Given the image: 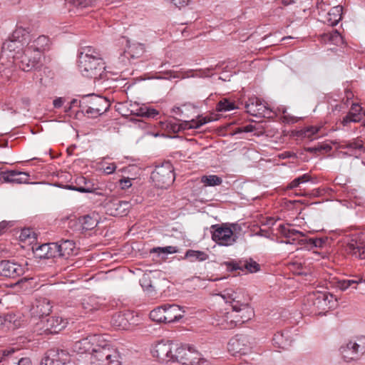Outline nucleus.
<instances>
[{
    "label": "nucleus",
    "instance_id": "obj_1",
    "mask_svg": "<svg viewBox=\"0 0 365 365\" xmlns=\"http://www.w3.org/2000/svg\"><path fill=\"white\" fill-rule=\"evenodd\" d=\"M230 306L232 312H227L225 316L226 324L224 326V329H233L238 324L249 321L254 316V310L248 303H242L232 299Z\"/></svg>",
    "mask_w": 365,
    "mask_h": 365
},
{
    "label": "nucleus",
    "instance_id": "obj_2",
    "mask_svg": "<svg viewBox=\"0 0 365 365\" xmlns=\"http://www.w3.org/2000/svg\"><path fill=\"white\" fill-rule=\"evenodd\" d=\"M120 355L105 340H101L94 346L91 354V365H121Z\"/></svg>",
    "mask_w": 365,
    "mask_h": 365
},
{
    "label": "nucleus",
    "instance_id": "obj_3",
    "mask_svg": "<svg viewBox=\"0 0 365 365\" xmlns=\"http://www.w3.org/2000/svg\"><path fill=\"white\" fill-rule=\"evenodd\" d=\"M335 277H331V274L321 269V287H325L329 289L335 284H338L340 289L345 291L349 288L359 289L365 290V278L361 276H354L352 279L335 281Z\"/></svg>",
    "mask_w": 365,
    "mask_h": 365
},
{
    "label": "nucleus",
    "instance_id": "obj_4",
    "mask_svg": "<svg viewBox=\"0 0 365 365\" xmlns=\"http://www.w3.org/2000/svg\"><path fill=\"white\" fill-rule=\"evenodd\" d=\"M237 224L222 223L212 225L210 227L212 240L220 246H230L236 242L237 235L233 232Z\"/></svg>",
    "mask_w": 365,
    "mask_h": 365
},
{
    "label": "nucleus",
    "instance_id": "obj_5",
    "mask_svg": "<svg viewBox=\"0 0 365 365\" xmlns=\"http://www.w3.org/2000/svg\"><path fill=\"white\" fill-rule=\"evenodd\" d=\"M150 178L156 187L167 188L175 179L173 165L169 161H166L161 165H156L151 173Z\"/></svg>",
    "mask_w": 365,
    "mask_h": 365
},
{
    "label": "nucleus",
    "instance_id": "obj_6",
    "mask_svg": "<svg viewBox=\"0 0 365 365\" xmlns=\"http://www.w3.org/2000/svg\"><path fill=\"white\" fill-rule=\"evenodd\" d=\"M13 63L24 72L39 70L42 66L40 54L38 53L34 54L26 47L22 52L14 57Z\"/></svg>",
    "mask_w": 365,
    "mask_h": 365
},
{
    "label": "nucleus",
    "instance_id": "obj_7",
    "mask_svg": "<svg viewBox=\"0 0 365 365\" xmlns=\"http://www.w3.org/2000/svg\"><path fill=\"white\" fill-rule=\"evenodd\" d=\"M290 225H280L277 230L284 237L287 238L286 241H282V243L293 244L297 241L300 244H307L309 249L317 247V242L319 240L318 238H307L304 235L294 228H290Z\"/></svg>",
    "mask_w": 365,
    "mask_h": 365
},
{
    "label": "nucleus",
    "instance_id": "obj_8",
    "mask_svg": "<svg viewBox=\"0 0 365 365\" xmlns=\"http://www.w3.org/2000/svg\"><path fill=\"white\" fill-rule=\"evenodd\" d=\"M339 350L346 362L359 359L365 353V336L350 340L345 345H342Z\"/></svg>",
    "mask_w": 365,
    "mask_h": 365
},
{
    "label": "nucleus",
    "instance_id": "obj_9",
    "mask_svg": "<svg viewBox=\"0 0 365 365\" xmlns=\"http://www.w3.org/2000/svg\"><path fill=\"white\" fill-rule=\"evenodd\" d=\"M88 65L83 66L81 61H78V67L82 75L96 80H104L106 78V73L104 72L106 66L103 58H96L88 60Z\"/></svg>",
    "mask_w": 365,
    "mask_h": 365
},
{
    "label": "nucleus",
    "instance_id": "obj_10",
    "mask_svg": "<svg viewBox=\"0 0 365 365\" xmlns=\"http://www.w3.org/2000/svg\"><path fill=\"white\" fill-rule=\"evenodd\" d=\"M252 343L248 336L237 334L228 342V351L233 355H245L251 351Z\"/></svg>",
    "mask_w": 365,
    "mask_h": 365
},
{
    "label": "nucleus",
    "instance_id": "obj_11",
    "mask_svg": "<svg viewBox=\"0 0 365 365\" xmlns=\"http://www.w3.org/2000/svg\"><path fill=\"white\" fill-rule=\"evenodd\" d=\"M103 207L107 215L122 217L128 213L130 205L128 201L120 200L116 197H110L103 202Z\"/></svg>",
    "mask_w": 365,
    "mask_h": 365
},
{
    "label": "nucleus",
    "instance_id": "obj_12",
    "mask_svg": "<svg viewBox=\"0 0 365 365\" xmlns=\"http://www.w3.org/2000/svg\"><path fill=\"white\" fill-rule=\"evenodd\" d=\"M176 344L171 341H159L152 349L153 356L160 362L172 361Z\"/></svg>",
    "mask_w": 365,
    "mask_h": 365
},
{
    "label": "nucleus",
    "instance_id": "obj_13",
    "mask_svg": "<svg viewBox=\"0 0 365 365\" xmlns=\"http://www.w3.org/2000/svg\"><path fill=\"white\" fill-rule=\"evenodd\" d=\"M24 269L14 260L2 259L0 261V276L7 278H16L23 275Z\"/></svg>",
    "mask_w": 365,
    "mask_h": 365
},
{
    "label": "nucleus",
    "instance_id": "obj_14",
    "mask_svg": "<svg viewBox=\"0 0 365 365\" xmlns=\"http://www.w3.org/2000/svg\"><path fill=\"white\" fill-rule=\"evenodd\" d=\"M52 306L50 300L46 298L36 299L33 303L30 312L32 317L43 318L47 317L51 312Z\"/></svg>",
    "mask_w": 365,
    "mask_h": 365
},
{
    "label": "nucleus",
    "instance_id": "obj_15",
    "mask_svg": "<svg viewBox=\"0 0 365 365\" xmlns=\"http://www.w3.org/2000/svg\"><path fill=\"white\" fill-rule=\"evenodd\" d=\"M334 145H336V149H347L349 153H345L350 156H356L361 155L362 152H364V148L362 140L359 138L354 139L351 141L343 140L338 143H333Z\"/></svg>",
    "mask_w": 365,
    "mask_h": 365
},
{
    "label": "nucleus",
    "instance_id": "obj_16",
    "mask_svg": "<svg viewBox=\"0 0 365 365\" xmlns=\"http://www.w3.org/2000/svg\"><path fill=\"white\" fill-rule=\"evenodd\" d=\"M101 336L93 335L77 341L73 344V350L78 354L89 353L91 354L94 346L97 342H100Z\"/></svg>",
    "mask_w": 365,
    "mask_h": 365
},
{
    "label": "nucleus",
    "instance_id": "obj_17",
    "mask_svg": "<svg viewBox=\"0 0 365 365\" xmlns=\"http://www.w3.org/2000/svg\"><path fill=\"white\" fill-rule=\"evenodd\" d=\"M66 187L68 190H75L80 192L88 193L95 192L96 195H101L100 192L96 191L94 184L90 180L83 176H78L75 179L74 185H67Z\"/></svg>",
    "mask_w": 365,
    "mask_h": 365
},
{
    "label": "nucleus",
    "instance_id": "obj_18",
    "mask_svg": "<svg viewBox=\"0 0 365 365\" xmlns=\"http://www.w3.org/2000/svg\"><path fill=\"white\" fill-rule=\"evenodd\" d=\"M105 107L104 111H107L109 108V105L106 98H102L95 94H90L84 96L79 101V108L84 109L86 107Z\"/></svg>",
    "mask_w": 365,
    "mask_h": 365
},
{
    "label": "nucleus",
    "instance_id": "obj_19",
    "mask_svg": "<svg viewBox=\"0 0 365 365\" xmlns=\"http://www.w3.org/2000/svg\"><path fill=\"white\" fill-rule=\"evenodd\" d=\"M1 49L2 55L12 58L14 61V57H16L19 53L24 51V43L11 37L9 40L3 43Z\"/></svg>",
    "mask_w": 365,
    "mask_h": 365
},
{
    "label": "nucleus",
    "instance_id": "obj_20",
    "mask_svg": "<svg viewBox=\"0 0 365 365\" xmlns=\"http://www.w3.org/2000/svg\"><path fill=\"white\" fill-rule=\"evenodd\" d=\"M78 61H81L84 66L88 65V60L103 58V57L99 49L91 46H84L78 49Z\"/></svg>",
    "mask_w": 365,
    "mask_h": 365
},
{
    "label": "nucleus",
    "instance_id": "obj_21",
    "mask_svg": "<svg viewBox=\"0 0 365 365\" xmlns=\"http://www.w3.org/2000/svg\"><path fill=\"white\" fill-rule=\"evenodd\" d=\"M345 251L351 256L361 259H365V243L356 239H350L346 242Z\"/></svg>",
    "mask_w": 365,
    "mask_h": 365
},
{
    "label": "nucleus",
    "instance_id": "obj_22",
    "mask_svg": "<svg viewBox=\"0 0 365 365\" xmlns=\"http://www.w3.org/2000/svg\"><path fill=\"white\" fill-rule=\"evenodd\" d=\"M49 38L46 36L41 35L34 40H29L25 47L34 54L38 53L40 57H41L42 53L49 48Z\"/></svg>",
    "mask_w": 365,
    "mask_h": 365
},
{
    "label": "nucleus",
    "instance_id": "obj_23",
    "mask_svg": "<svg viewBox=\"0 0 365 365\" xmlns=\"http://www.w3.org/2000/svg\"><path fill=\"white\" fill-rule=\"evenodd\" d=\"M67 324V319L52 316L47 318L44 322L45 331L49 334H58L66 328Z\"/></svg>",
    "mask_w": 365,
    "mask_h": 365
},
{
    "label": "nucleus",
    "instance_id": "obj_24",
    "mask_svg": "<svg viewBox=\"0 0 365 365\" xmlns=\"http://www.w3.org/2000/svg\"><path fill=\"white\" fill-rule=\"evenodd\" d=\"M21 326V316L14 313H8L0 316V329L3 331L15 329Z\"/></svg>",
    "mask_w": 365,
    "mask_h": 365
},
{
    "label": "nucleus",
    "instance_id": "obj_25",
    "mask_svg": "<svg viewBox=\"0 0 365 365\" xmlns=\"http://www.w3.org/2000/svg\"><path fill=\"white\" fill-rule=\"evenodd\" d=\"M163 307H165V312L163 319L166 320V324L178 322L184 316L185 311L182 310V307L177 304H163Z\"/></svg>",
    "mask_w": 365,
    "mask_h": 365
},
{
    "label": "nucleus",
    "instance_id": "obj_26",
    "mask_svg": "<svg viewBox=\"0 0 365 365\" xmlns=\"http://www.w3.org/2000/svg\"><path fill=\"white\" fill-rule=\"evenodd\" d=\"M247 112L253 116H264V113L268 108L256 97L249 98L245 103Z\"/></svg>",
    "mask_w": 365,
    "mask_h": 365
},
{
    "label": "nucleus",
    "instance_id": "obj_27",
    "mask_svg": "<svg viewBox=\"0 0 365 365\" xmlns=\"http://www.w3.org/2000/svg\"><path fill=\"white\" fill-rule=\"evenodd\" d=\"M190 356H192V348L186 346H179L176 344L172 362L187 365L191 363Z\"/></svg>",
    "mask_w": 365,
    "mask_h": 365
},
{
    "label": "nucleus",
    "instance_id": "obj_28",
    "mask_svg": "<svg viewBox=\"0 0 365 365\" xmlns=\"http://www.w3.org/2000/svg\"><path fill=\"white\" fill-rule=\"evenodd\" d=\"M56 244L57 257L68 258L73 255L76 247L73 240H61L55 242Z\"/></svg>",
    "mask_w": 365,
    "mask_h": 365
},
{
    "label": "nucleus",
    "instance_id": "obj_29",
    "mask_svg": "<svg viewBox=\"0 0 365 365\" xmlns=\"http://www.w3.org/2000/svg\"><path fill=\"white\" fill-rule=\"evenodd\" d=\"M56 244L55 242L45 243L35 250V255L40 259H51L57 257Z\"/></svg>",
    "mask_w": 365,
    "mask_h": 365
},
{
    "label": "nucleus",
    "instance_id": "obj_30",
    "mask_svg": "<svg viewBox=\"0 0 365 365\" xmlns=\"http://www.w3.org/2000/svg\"><path fill=\"white\" fill-rule=\"evenodd\" d=\"M29 175L15 170H7L4 173V181L7 183H28Z\"/></svg>",
    "mask_w": 365,
    "mask_h": 365
},
{
    "label": "nucleus",
    "instance_id": "obj_31",
    "mask_svg": "<svg viewBox=\"0 0 365 365\" xmlns=\"http://www.w3.org/2000/svg\"><path fill=\"white\" fill-rule=\"evenodd\" d=\"M342 6H333L321 22L330 26H336L341 19Z\"/></svg>",
    "mask_w": 365,
    "mask_h": 365
},
{
    "label": "nucleus",
    "instance_id": "obj_32",
    "mask_svg": "<svg viewBox=\"0 0 365 365\" xmlns=\"http://www.w3.org/2000/svg\"><path fill=\"white\" fill-rule=\"evenodd\" d=\"M364 115L363 108L356 103L351 105L350 111L343 118L342 123L344 125H346L351 122L359 123L360 122Z\"/></svg>",
    "mask_w": 365,
    "mask_h": 365
},
{
    "label": "nucleus",
    "instance_id": "obj_33",
    "mask_svg": "<svg viewBox=\"0 0 365 365\" xmlns=\"http://www.w3.org/2000/svg\"><path fill=\"white\" fill-rule=\"evenodd\" d=\"M130 313L116 312L111 317V324L119 329H128L130 327L129 317Z\"/></svg>",
    "mask_w": 365,
    "mask_h": 365
},
{
    "label": "nucleus",
    "instance_id": "obj_34",
    "mask_svg": "<svg viewBox=\"0 0 365 365\" xmlns=\"http://www.w3.org/2000/svg\"><path fill=\"white\" fill-rule=\"evenodd\" d=\"M336 307V298L329 292L321 291V315Z\"/></svg>",
    "mask_w": 365,
    "mask_h": 365
},
{
    "label": "nucleus",
    "instance_id": "obj_35",
    "mask_svg": "<svg viewBox=\"0 0 365 365\" xmlns=\"http://www.w3.org/2000/svg\"><path fill=\"white\" fill-rule=\"evenodd\" d=\"M145 45L140 43H133L128 46V49L124 51L121 56V61H124V58H138L145 53Z\"/></svg>",
    "mask_w": 365,
    "mask_h": 365
},
{
    "label": "nucleus",
    "instance_id": "obj_36",
    "mask_svg": "<svg viewBox=\"0 0 365 365\" xmlns=\"http://www.w3.org/2000/svg\"><path fill=\"white\" fill-rule=\"evenodd\" d=\"M103 306V302L99 297L95 296H89L83 298L81 302V307L84 309L85 313L93 312L98 310Z\"/></svg>",
    "mask_w": 365,
    "mask_h": 365
},
{
    "label": "nucleus",
    "instance_id": "obj_37",
    "mask_svg": "<svg viewBox=\"0 0 365 365\" xmlns=\"http://www.w3.org/2000/svg\"><path fill=\"white\" fill-rule=\"evenodd\" d=\"M330 43L334 46H340L344 43V39L336 29H332L330 31L324 32L321 34V43Z\"/></svg>",
    "mask_w": 365,
    "mask_h": 365
},
{
    "label": "nucleus",
    "instance_id": "obj_38",
    "mask_svg": "<svg viewBox=\"0 0 365 365\" xmlns=\"http://www.w3.org/2000/svg\"><path fill=\"white\" fill-rule=\"evenodd\" d=\"M213 120L214 119L210 117H205L197 120H195L194 119H192L191 120H182V122L180 123V132L188 129L199 128L202 125Z\"/></svg>",
    "mask_w": 365,
    "mask_h": 365
},
{
    "label": "nucleus",
    "instance_id": "obj_39",
    "mask_svg": "<svg viewBox=\"0 0 365 365\" xmlns=\"http://www.w3.org/2000/svg\"><path fill=\"white\" fill-rule=\"evenodd\" d=\"M273 344L282 349H286L291 344V340L287 335V333H284L282 331H277L274 334L272 339Z\"/></svg>",
    "mask_w": 365,
    "mask_h": 365
},
{
    "label": "nucleus",
    "instance_id": "obj_40",
    "mask_svg": "<svg viewBox=\"0 0 365 365\" xmlns=\"http://www.w3.org/2000/svg\"><path fill=\"white\" fill-rule=\"evenodd\" d=\"M83 230L88 231L94 229L98 225L97 219L87 215L78 218Z\"/></svg>",
    "mask_w": 365,
    "mask_h": 365
},
{
    "label": "nucleus",
    "instance_id": "obj_41",
    "mask_svg": "<svg viewBox=\"0 0 365 365\" xmlns=\"http://www.w3.org/2000/svg\"><path fill=\"white\" fill-rule=\"evenodd\" d=\"M207 253L200 250H187L185 255V258L190 259V262H202L208 259Z\"/></svg>",
    "mask_w": 365,
    "mask_h": 365
},
{
    "label": "nucleus",
    "instance_id": "obj_42",
    "mask_svg": "<svg viewBox=\"0 0 365 365\" xmlns=\"http://www.w3.org/2000/svg\"><path fill=\"white\" fill-rule=\"evenodd\" d=\"M322 232V230H321V233ZM329 238L328 237H324L321 234V259H329L331 257V254L333 252V249L331 248L329 246V247H327V245H329Z\"/></svg>",
    "mask_w": 365,
    "mask_h": 365
},
{
    "label": "nucleus",
    "instance_id": "obj_43",
    "mask_svg": "<svg viewBox=\"0 0 365 365\" xmlns=\"http://www.w3.org/2000/svg\"><path fill=\"white\" fill-rule=\"evenodd\" d=\"M149 316L150 319L154 322L166 324V320L163 319V317L165 316V307H163V305L152 310L150 312Z\"/></svg>",
    "mask_w": 365,
    "mask_h": 365
},
{
    "label": "nucleus",
    "instance_id": "obj_44",
    "mask_svg": "<svg viewBox=\"0 0 365 365\" xmlns=\"http://www.w3.org/2000/svg\"><path fill=\"white\" fill-rule=\"evenodd\" d=\"M235 102L231 101L228 98H222L216 105V110L218 112H226L236 109Z\"/></svg>",
    "mask_w": 365,
    "mask_h": 365
},
{
    "label": "nucleus",
    "instance_id": "obj_45",
    "mask_svg": "<svg viewBox=\"0 0 365 365\" xmlns=\"http://www.w3.org/2000/svg\"><path fill=\"white\" fill-rule=\"evenodd\" d=\"M242 272L247 270L250 273H255L260 270V265L252 258L242 260Z\"/></svg>",
    "mask_w": 365,
    "mask_h": 365
},
{
    "label": "nucleus",
    "instance_id": "obj_46",
    "mask_svg": "<svg viewBox=\"0 0 365 365\" xmlns=\"http://www.w3.org/2000/svg\"><path fill=\"white\" fill-rule=\"evenodd\" d=\"M201 182L206 186H215L220 185L222 182V180L217 175H203L201 178Z\"/></svg>",
    "mask_w": 365,
    "mask_h": 365
},
{
    "label": "nucleus",
    "instance_id": "obj_47",
    "mask_svg": "<svg viewBox=\"0 0 365 365\" xmlns=\"http://www.w3.org/2000/svg\"><path fill=\"white\" fill-rule=\"evenodd\" d=\"M29 28L25 29L22 26H17L16 30L12 33L11 38L22 42L26 39V36H29Z\"/></svg>",
    "mask_w": 365,
    "mask_h": 365
},
{
    "label": "nucleus",
    "instance_id": "obj_48",
    "mask_svg": "<svg viewBox=\"0 0 365 365\" xmlns=\"http://www.w3.org/2000/svg\"><path fill=\"white\" fill-rule=\"evenodd\" d=\"M96 0H65L66 5H73L76 8L83 9L92 6Z\"/></svg>",
    "mask_w": 365,
    "mask_h": 365
},
{
    "label": "nucleus",
    "instance_id": "obj_49",
    "mask_svg": "<svg viewBox=\"0 0 365 365\" xmlns=\"http://www.w3.org/2000/svg\"><path fill=\"white\" fill-rule=\"evenodd\" d=\"M178 252V250L176 247L174 246H167L165 247H153L150 250V253H158V255L160 254H173L177 253Z\"/></svg>",
    "mask_w": 365,
    "mask_h": 365
},
{
    "label": "nucleus",
    "instance_id": "obj_50",
    "mask_svg": "<svg viewBox=\"0 0 365 365\" xmlns=\"http://www.w3.org/2000/svg\"><path fill=\"white\" fill-rule=\"evenodd\" d=\"M223 265L226 266L227 271L230 272H233L237 270L242 271V260H231L224 262L222 263Z\"/></svg>",
    "mask_w": 365,
    "mask_h": 365
},
{
    "label": "nucleus",
    "instance_id": "obj_51",
    "mask_svg": "<svg viewBox=\"0 0 365 365\" xmlns=\"http://www.w3.org/2000/svg\"><path fill=\"white\" fill-rule=\"evenodd\" d=\"M105 107H86L84 109H81L82 113H85L86 114L91 115V117H97L103 113H104L106 111H104Z\"/></svg>",
    "mask_w": 365,
    "mask_h": 365
},
{
    "label": "nucleus",
    "instance_id": "obj_52",
    "mask_svg": "<svg viewBox=\"0 0 365 365\" xmlns=\"http://www.w3.org/2000/svg\"><path fill=\"white\" fill-rule=\"evenodd\" d=\"M191 363L187 365H204L207 360L201 358L200 354L192 349V356H190Z\"/></svg>",
    "mask_w": 365,
    "mask_h": 365
},
{
    "label": "nucleus",
    "instance_id": "obj_53",
    "mask_svg": "<svg viewBox=\"0 0 365 365\" xmlns=\"http://www.w3.org/2000/svg\"><path fill=\"white\" fill-rule=\"evenodd\" d=\"M308 181H309V176L307 174L303 175L302 176H300V177L297 178L294 180H293L287 185V188L288 189H294V188L299 187V185L301 183L307 182Z\"/></svg>",
    "mask_w": 365,
    "mask_h": 365
},
{
    "label": "nucleus",
    "instance_id": "obj_54",
    "mask_svg": "<svg viewBox=\"0 0 365 365\" xmlns=\"http://www.w3.org/2000/svg\"><path fill=\"white\" fill-rule=\"evenodd\" d=\"M58 354L61 365H65L69 362L70 354L67 350L58 348Z\"/></svg>",
    "mask_w": 365,
    "mask_h": 365
},
{
    "label": "nucleus",
    "instance_id": "obj_55",
    "mask_svg": "<svg viewBox=\"0 0 365 365\" xmlns=\"http://www.w3.org/2000/svg\"><path fill=\"white\" fill-rule=\"evenodd\" d=\"M16 351L14 348L0 349V362L4 361L6 359Z\"/></svg>",
    "mask_w": 365,
    "mask_h": 365
},
{
    "label": "nucleus",
    "instance_id": "obj_56",
    "mask_svg": "<svg viewBox=\"0 0 365 365\" xmlns=\"http://www.w3.org/2000/svg\"><path fill=\"white\" fill-rule=\"evenodd\" d=\"M40 365H58V361H55L53 358H51L50 354L47 351L46 355L42 359Z\"/></svg>",
    "mask_w": 365,
    "mask_h": 365
},
{
    "label": "nucleus",
    "instance_id": "obj_57",
    "mask_svg": "<svg viewBox=\"0 0 365 365\" xmlns=\"http://www.w3.org/2000/svg\"><path fill=\"white\" fill-rule=\"evenodd\" d=\"M166 128L173 133H178L180 132V123L169 121L166 124Z\"/></svg>",
    "mask_w": 365,
    "mask_h": 365
},
{
    "label": "nucleus",
    "instance_id": "obj_58",
    "mask_svg": "<svg viewBox=\"0 0 365 365\" xmlns=\"http://www.w3.org/2000/svg\"><path fill=\"white\" fill-rule=\"evenodd\" d=\"M221 67V65L220 63L217 64L215 67L213 66H210L209 68H207L205 69H203V70H200V72L201 73V75L202 76H210L211 75H212V71H215V69L217 68H219Z\"/></svg>",
    "mask_w": 365,
    "mask_h": 365
},
{
    "label": "nucleus",
    "instance_id": "obj_59",
    "mask_svg": "<svg viewBox=\"0 0 365 365\" xmlns=\"http://www.w3.org/2000/svg\"><path fill=\"white\" fill-rule=\"evenodd\" d=\"M48 354L51 356V358H53L55 361H58V365H61L60 359H59V354H58V348L51 349L48 351Z\"/></svg>",
    "mask_w": 365,
    "mask_h": 365
},
{
    "label": "nucleus",
    "instance_id": "obj_60",
    "mask_svg": "<svg viewBox=\"0 0 365 365\" xmlns=\"http://www.w3.org/2000/svg\"><path fill=\"white\" fill-rule=\"evenodd\" d=\"M119 185L123 190H125L131 187L132 183L130 178H123L119 180Z\"/></svg>",
    "mask_w": 365,
    "mask_h": 365
},
{
    "label": "nucleus",
    "instance_id": "obj_61",
    "mask_svg": "<svg viewBox=\"0 0 365 365\" xmlns=\"http://www.w3.org/2000/svg\"><path fill=\"white\" fill-rule=\"evenodd\" d=\"M159 114V112L153 108L148 107V110L145 112V118H154L156 115Z\"/></svg>",
    "mask_w": 365,
    "mask_h": 365
},
{
    "label": "nucleus",
    "instance_id": "obj_62",
    "mask_svg": "<svg viewBox=\"0 0 365 365\" xmlns=\"http://www.w3.org/2000/svg\"><path fill=\"white\" fill-rule=\"evenodd\" d=\"M332 150V146L331 143L327 142H324L321 143V155L324 153H329Z\"/></svg>",
    "mask_w": 365,
    "mask_h": 365
},
{
    "label": "nucleus",
    "instance_id": "obj_63",
    "mask_svg": "<svg viewBox=\"0 0 365 365\" xmlns=\"http://www.w3.org/2000/svg\"><path fill=\"white\" fill-rule=\"evenodd\" d=\"M146 110H148V106H143L138 107L136 109L135 114L137 116L145 118Z\"/></svg>",
    "mask_w": 365,
    "mask_h": 365
},
{
    "label": "nucleus",
    "instance_id": "obj_64",
    "mask_svg": "<svg viewBox=\"0 0 365 365\" xmlns=\"http://www.w3.org/2000/svg\"><path fill=\"white\" fill-rule=\"evenodd\" d=\"M255 130V126L252 125H247L241 128H237L236 133H250Z\"/></svg>",
    "mask_w": 365,
    "mask_h": 365
}]
</instances>
